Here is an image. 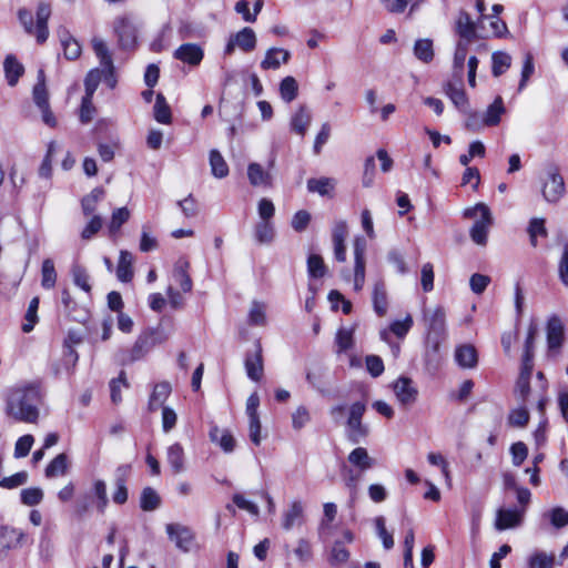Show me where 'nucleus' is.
Listing matches in <instances>:
<instances>
[{"mask_svg": "<svg viewBox=\"0 0 568 568\" xmlns=\"http://www.w3.org/2000/svg\"><path fill=\"white\" fill-rule=\"evenodd\" d=\"M415 57L425 62L429 63L434 58L433 42L429 39H419L414 44Z\"/></svg>", "mask_w": 568, "mask_h": 568, "instance_id": "obj_48", "label": "nucleus"}, {"mask_svg": "<svg viewBox=\"0 0 568 568\" xmlns=\"http://www.w3.org/2000/svg\"><path fill=\"white\" fill-rule=\"evenodd\" d=\"M324 518L320 525V535L322 537H327L331 531V523L335 519L337 514V507L334 503H326L323 507Z\"/></svg>", "mask_w": 568, "mask_h": 568, "instance_id": "obj_51", "label": "nucleus"}, {"mask_svg": "<svg viewBox=\"0 0 568 568\" xmlns=\"http://www.w3.org/2000/svg\"><path fill=\"white\" fill-rule=\"evenodd\" d=\"M114 30L119 38V44L124 50L135 48L136 44V28L126 18H121L116 21Z\"/></svg>", "mask_w": 568, "mask_h": 568, "instance_id": "obj_14", "label": "nucleus"}, {"mask_svg": "<svg viewBox=\"0 0 568 568\" xmlns=\"http://www.w3.org/2000/svg\"><path fill=\"white\" fill-rule=\"evenodd\" d=\"M468 41L459 40L456 45L455 54H454V75L457 78L459 82L463 80L464 73V63L467 58L468 52Z\"/></svg>", "mask_w": 568, "mask_h": 568, "instance_id": "obj_31", "label": "nucleus"}, {"mask_svg": "<svg viewBox=\"0 0 568 568\" xmlns=\"http://www.w3.org/2000/svg\"><path fill=\"white\" fill-rule=\"evenodd\" d=\"M365 413V405L356 402L351 406L337 405L331 409L333 422L336 424L346 423L347 426H362V417Z\"/></svg>", "mask_w": 568, "mask_h": 568, "instance_id": "obj_7", "label": "nucleus"}, {"mask_svg": "<svg viewBox=\"0 0 568 568\" xmlns=\"http://www.w3.org/2000/svg\"><path fill=\"white\" fill-rule=\"evenodd\" d=\"M41 285L45 290L53 288L57 283V272L51 258H45L41 266Z\"/></svg>", "mask_w": 568, "mask_h": 568, "instance_id": "obj_46", "label": "nucleus"}, {"mask_svg": "<svg viewBox=\"0 0 568 568\" xmlns=\"http://www.w3.org/2000/svg\"><path fill=\"white\" fill-rule=\"evenodd\" d=\"M128 387L129 383L125 372L121 371L119 376L110 382V396L113 404H119L122 402V389H126Z\"/></svg>", "mask_w": 568, "mask_h": 568, "instance_id": "obj_47", "label": "nucleus"}, {"mask_svg": "<svg viewBox=\"0 0 568 568\" xmlns=\"http://www.w3.org/2000/svg\"><path fill=\"white\" fill-rule=\"evenodd\" d=\"M131 465H120L114 471V485L115 490L113 491L112 499L118 505H123L128 500V488L126 480L131 475Z\"/></svg>", "mask_w": 568, "mask_h": 568, "instance_id": "obj_13", "label": "nucleus"}, {"mask_svg": "<svg viewBox=\"0 0 568 568\" xmlns=\"http://www.w3.org/2000/svg\"><path fill=\"white\" fill-rule=\"evenodd\" d=\"M130 219V211L123 206L113 211L111 221L109 223V231L111 234L119 232L121 226Z\"/></svg>", "mask_w": 568, "mask_h": 568, "instance_id": "obj_61", "label": "nucleus"}, {"mask_svg": "<svg viewBox=\"0 0 568 568\" xmlns=\"http://www.w3.org/2000/svg\"><path fill=\"white\" fill-rule=\"evenodd\" d=\"M71 276L75 286L81 288L87 294L91 293L92 286L90 284V275L87 268L80 264L74 263L71 266Z\"/></svg>", "mask_w": 568, "mask_h": 568, "instance_id": "obj_33", "label": "nucleus"}, {"mask_svg": "<svg viewBox=\"0 0 568 568\" xmlns=\"http://www.w3.org/2000/svg\"><path fill=\"white\" fill-rule=\"evenodd\" d=\"M244 367L247 377L253 382H258L264 374L263 349L260 341L254 344V349L245 354Z\"/></svg>", "mask_w": 568, "mask_h": 568, "instance_id": "obj_11", "label": "nucleus"}, {"mask_svg": "<svg viewBox=\"0 0 568 568\" xmlns=\"http://www.w3.org/2000/svg\"><path fill=\"white\" fill-rule=\"evenodd\" d=\"M280 94L284 102L291 103L297 98L298 83L295 78L285 77L280 83Z\"/></svg>", "mask_w": 568, "mask_h": 568, "instance_id": "obj_41", "label": "nucleus"}, {"mask_svg": "<svg viewBox=\"0 0 568 568\" xmlns=\"http://www.w3.org/2000/svg\"><path fill=\"white\" fill-rule=\"evenodd\" d=\"M204 52L199 44L184 43L174 51V58L190 65H199Z\"/></svg>", "mask_w": 568, "mask_h": 568, "instance_id": "obj_16", "label": "nucleus"}, {"mask_svg": "<svg viewBox=\"0 0 568 568\" xmlns=\"http://www.w3.org/2000/svg\"><path fill=\"white\" fill-rule=\"evenodd\" d=\"M348 463L359 471H367L374 467L375 460L368 455L363 447L353 449L347 458Z\"/></svg>", "mask_w": 568, "mask_h": 568, "instance_id": "obj_26", "label": "nucleus"}, {"mask_svg": "<svg viewBox=\"0 0 568 568\" xmlns=\"http://www.w3.org/2000/svg\"><path fill=\"white\" fill-rule=\"evenodd\" d=\"M373 305L378 316H384L387 312V293L384 283H376L373 291Z\"/></svg>", "mask_w": 568, "mask_h": 568, "instance_id": "obj_36", "label": "nucleus"}, {"mask_svg": "<svg viewBox=\"0 0 568 568\" xmlns=\"http://www.w3.org/2000/svg\"><path fill=\"white\" fill-rule=\"evenodd\" d=\"M210 165L212 174L217 179H223L229 174V166L217 150H211Z\"/></svg>", "mask_w": 568, "mask_h": 568, "instance_id": "obj_44", "label": "nucleus"}, {"mask_svg": "<svg viewBox=\"0 0 568 568\" xmlns=\"http://www.w3.org/2000/svg\"><path fill=\"white\" fill-rule=\"evenodd\" d=\"M524 509H499L497 511V518L495 523V527L497 530H506L509 528H514L521 523Z\"/></svg>", "mask_w": 568, "mask_h": 568, "instance_id": "obj_19", "label": "nucleus"}, {"mask_svg": "<svg viewBox=\"0 0 568 568\" xmlns=\"http://www.w3.org/2000/svg\"><path fill=\"white\" fill-rule=\"evenodd\" d=\"M307 272L311 277L321 278L325 275L326 266L321 255L311 254L307 258Z\"/></svg>", "mask_w": 568, "mask_h": 568, "instance_id": "obj_59", "label": "nucleus"}, {"mask_svg": "<svg viewBox=\"0 0 568 568\" xmlns=\"http://www.w3.org/2000/svg\"><path fill=\"white\" fill-rule=\"evenodd\" d=\"M164 337L156 329L143 331L130 349H121L116 354L121 365H129L142 359L154 346L164 342Z\"/></svg>", "mask_w": 568, "mask_h": 568, "instance_id": "obj_3", "label": "nucleus"}, {"mask_svg": "<svg viewBox=\"0 0 568 568\" xmlns=\"http://www.w3.org/2000/svg\"><path fill=\"white\" fill-rule=\"evenodd\" d=\"M247 178L253 186L270 185L271 182V175L258 163L248 165Z\"/></svg>", "mask_w": 568, "mask_h": 568, "instance_id": "obj_39", "label": "nucleus"}, {"mask_svg": "<svg viewBox=\"0 0 568 568\" xmlns=\"http://www.w3.org/2000/svg\"><path fill=\"white\" fill-rule=\"evenodd\" d=\"M412 379L399 377L394 384V392L402 404H410L416 399L417 390L412 385Z\"/></svg>", "mask_w": 568, "mask_h": 568, "instance_id": "obj_24", "label": "nucleus"}, {"mask_svg": "<svg viewBox=\"0 0 568 568\" xmlns=\"http://www.w3.org/2000/svg\"><path fill=\"white\" fill-rule=\"evenodd\" d=\"M478 214L480 219L471 226L470 239L478 245H486L488 230L493 225V215L489 207L485 203H477L464 211V217L467 219H474Z\"/></svg>", "mask_w": 568, "mask_h": 568, "instance_id": "obj_4", "label": "nucleus"}, {"mask_svg": "<svg viewBox=\"0 0 568 568\" xmlns=\"http://www.w3.org/2000/svg\"><path fill=\"white\" fill-rule=\"evenodd\" d=\"M154 119L162 124H169L172 121L171 108L162 93L156 94Z\"/></svg>", "mask_w": 568, "mask_h": 568, "instance_id": "obj_40", "label": "nucleus"}, {"mask_svg": "<svg viewBox=\"0 0 568 568\" xmlns=\"http://www.w3.org/2000/svg\"><path fill=\"white\" fill-rule=\"evenodd\" d=\"M256 34L253 29L245 27L239 32L232 34L224 48V54H233L235 48H239L243 52H251L256 48Z\"/></svg>", "mask_w": 568, "mask_h": 568, "instance_id": "obj_8", "label": "nucleus"}, {"mask_svg": "<svg viewBox=\"0 0 568 568\" xmlns=\"http://www.w3.org/2000/svg\"><path fill=\"white\" fill-rule=\"evenodd\" d=\"M248 323L254 326H264L266 324L265 305L263 303H252L248 312Z\"/></svg>", "mask_w": 568, "mask_h": 568, "instance_id": "obj_60", "label": "nucleus"}, {"mask_svg": "<svg viewBox=\"0 0 568 568\" xmlns=\"http://www.w3.org/2000/svg\"><path fill=\"white\" fill-rule=\"evenodd\" d=\"M505 112L503 99L500 97L488 106L485 114L481 116L486 126H495L500 122L501 114Z\"/></svg>", "mask_w": 568, "mask_h": 568, "instance_id": "obj_34", "label": "nucleus"}, {"mask_svg": "<svg viewBox=\"0 0 568 568\" xmlns=\"http://www.w3.org/2000/svg\"><path fill=\"white\" fill-rule=\"evenodd\" d=\"M168 462L174 473H181L184 468L183 449L179 444H174L168 449Z\"/></svg>", "mask_w": 568, "mask_h": 568, "instance_id": "obj_57", "label": "nucleus"}, {"mask_svg": "<svg viewBox=\"0 0 568 568\" xmlns=\"http://www.w3.org/2000/svg\"><path fill=\"white\" fill-rule=\"evenodd\" d=\"M133 256L128 251L120 252V258L116 267V277L120 282L128 283L133 277L132 271Z\"/></svg>", "mask_w": 568, "mask_h": 568, "instance_id": "obj_30", "label": "nucleus"}, {"mask_svg": "<svg viewBox=\"0 0 568 568\" xmlns=\"http://www.w3.org/2000/svg\"><path fill=\"white\" fill-rule=\"evenodd\" d=\"M92 491L94 497L97 498V508L101 514H103L109 504L105 481L102 479H97L93 483Z\"/></svg>", "mask_w": 568, "mask_h": 568, "instance_id": "obj_55", "label": "nucleus"}, {"mask_svg": "<svg viewBox=\"0 0 568 568\" xmlns=\"http://www.w3.org/2000/svg\"><path fill=\"white\" fill-rule=\"evenodd\" d=\"M171 393V386L166 382L159 383L154 386L149 399V409H162V426H174L176 423V414L173 409L163 406L165 399Z\"/></svg>", "mask_w": 568, "mask_h": 568, "instance_id": "obj_6", "label": "nucleus"}, {"mask_svg": "<svg viewBox=\"0 0 568 568\" xmlns=\"http://www.w3.org/2000/svg\"><path fill=\"white\" fill-rule=\"evenodd\" d=\"M526 366V364H521L520 374L516 383V392L519 393L523 399L528 395L530 389L529 379L531 376L534 364H530L528 367Z\"/></svg>", "mask_w": 568, "mask_h": 568, "instance_id": "obj_53", "label": "nucleus"}, {"mask_svg": "<svg viewBox=\"0 0 568 568\" xmlns=\"http://www.w3.org/2000/svg\"><path fill=\"white\" fill-rule=\"evenodd\" d=\"M3 71L7 83L10 87H14L19 82V79L23 75L24 67L21 62H19L16 55L8 54L3 61Z\"/></svg>", "mask_w": 568, "mask_h": 568, "instance_id": "obj_20", "label": "nucleus"}, {"mask_svg": "<svg viewBox=\"0 0 568 568\" xmlns=\"http://www.w3.org/2000/svg\"><path fill=\"white\" fill-rule=\"evenodd\" d=\"M210 438L225 453H232L235 448V439L227 428H212L210 432Z\"/></svg>", "mask_w": 568, "mask_h": 568, "instance_id": "obj_28", "label": "nucleus"}, {"mask_svg": "<svg viewBox=\"0 0 568 568\" xmlns=\"http://www.w3.org/2000/svg\"><path fill=\"white\" fill-rule=\"evenodd\" d=\"M547 175L548 179L542 186V196L548 203H557L565 193L564 179L556 166H551Z\"/></svg>", "mask_w": 568, "mask_h": 568, "instance_id": "obj_9", "label": "nucleus"}, {"mask_svg": "<svg viewBox=\"0 0 568 568\" xmlns=\"http://www.w3.org/2000/svg\"><path fill=\"white\" fill-rule=\"evenodd\" d=\"M165 530L169 539L175 544L176 548L184 552L190 550L194 535L187 526L181 524H168L165 526Z\"/></svg>", "mask_w": 568, "mask_h": 568, "instance_id": "obj_12", "label": "nucleus"}, {"mask_svg": "<svg viewBox=\"0 0 568 568\" xmlns=\"http://www.w3.org/2000/svg\"><path fill=\"white\" fill-rule=\"evenodd\" d=\"M375 528L376 534L381 538L383 546L385 549H392L394 546V538L390 532L387 531L385 525V518L383 516H378L375 518Z\"/></svg>", "mask_w": 568, "mask_h": 568, "instance_id": "obj_62", "label": "nucleus"}, {"mask_svg": "<svg viewBox=\"0 0 568 568\" xmlns=\"http://www.w3.org/2000/svg\"><path fill=\"white\" fill-rule=\"evenodd\" d=\"M558 275L560 282L568 286V242L564 244L562 253L558 263Z\"/></svg>", "mask_w": 568, "mask_h": 568, "instance_id": "obj_64", "label": "nucleus"}, {"mask_svg": "<svg viewBox=\"0 0 568 568\" xmlns=\"http://www.w3.org/2000/svg\"><path fill=\"white\" fill-rule=\"evenodd\" d=\"M355 326L341 327L335 335L336 353L341 354L349 351L354 346Z\"/></svg>", "mask_w": 568, "mask_h": 568, "instance_id": "obj_32", "label": "nucleus"}, {"mask_svg": "<svg viewBox=\"0 0 568 568\" xmlns=\"http://www.w3.org/2000/svg\"><path fill=\"white\" fill-rule=\"evenodd\" d=\"M24 534L16 528L1 526L0 527V556L4 555L8 550L14 549L23 542Z\"/></svg>", "mask_w": 568, "mask_h": 568, "instance_id": "obj_15", "label": "nucleus"}, {"mask_svg": "<svg viewBox=\"0 0 568 568\" xmlns=\"http://www.w3.org/2000/svg\"><path fill=\"white\" fill-rule=\"evenodd\" d=\"M92 49L99 58L100 67L92 69L85 77L84 87L88 95H93L99 83L103 80L110 88L114 89L116 85V78L111 53L105 42L100 38L92 39Z\"/></svg>", "mask_w": 568, "mask_h": 568, "instance_id": "obj_2", "label": "nucleus"}, {"mask_svg": "<svg viewBox=\"0 0 568 568\" xmlns=\"http://www.w3.org/2000/svg\"><path fill=\"white\" fill-rule=\"evenodd\" d=\"M161 505V497L152 487L143 488L140 497V507L144 511H153Z\"/></svg>", "mask_w": 568, "mask_h": 568, "instance_id": "obj_43", "label": "nucleus"}, {"mask_svg": "<svg viewBox=\"0 0 568 568\" xmlns=\"http://www.w3.org/2000/svg\"><path fill=\"white\" fill-rule=\"evenodd\" d=\"M445 93L459 110L464 111L466 109L468 100L465 91L460 87H456L449 82L445 85Z\"/></svg>", "mask_w": 568, "mask_h": 568, "instance_id": "obj_49", "label": "nucleus"}, {"mask_svg": "<svg viewBox=\"0 0 568 568\" xmlns=\"http://www.w3.org/2000/svg\"><path fill=\"white\" fill-rule=\"evenodd\" d=\"M59 38L65 59H78L82 51L80 43L67 30L59 31Z\"/></svg>", "mask_w": 568, "mask_h": 568, "instance_id": "obj_27", "label": "nucleus"}, {"mask_svg": "<svg viewBox=\"0 0 568 568\" xmlns=\"http://www.w3.org/2000/svg\"><path fill=\"white\" fill-rule=\"evenodd\" d=\"M455 359L463 368H474L478 362L477 351L470 344L460 345L455 351Z\"/></svg>", "mask_w": 568, "mask_h": 568, "instance_id": "obj_25", "label": "nucleus"}, {"mask_svg": "<svg viewBox=\"0 0 568 568\" xmlns=\"http://www.w3.org/2000/svg\"><path fill=\"white\" fill-rule=\"evenodd\" d=\"M312 122V112L310 109L302 104L297 108V110L293 113L290 126L291 130L298 134L300 136H305L307 129Z\"/></svg>", "mask_w": 568, "mask_h": 568, "instance_id": "obj_17", "label": "nucleus"}, {"mask_svg": "<svg viewBox=\"0 0 568 568\" xmlns=\"http://www.w3.org/2000/svg\"><path fill=\"white\" fill-rule=\"evenodd\" d=\"M291 53L285 49L271 48L266 51L264 60L261 62L263 70L278 69L282 63H287Z\"/></svg>", "mask_w": 568, "mask_h": 568, "instance_id": "obj_23", "label": "nucleus"}, {"mask_svg": "<svg viewBox=\"0 0 568 568\" xmlns=\"http://www.w3.org/2000/svg\"><path fill=\"white\" fill-rule=\"evenodd\" d=\"M40 398V387L36 383L13 387L7 395L6 414L16 422L36 424Z\"/></svg>", "mask_w": 568, "mask_h": 568, "instance_id": "obj_1", "label": "nucleus"}, {"mask_svg": "<svg viewBox=\"0 0 568 568\" xmlns=\"http://www.w3.org/2000/svg\"><path fill=\"white\" fill-rule=\"evenodd\" d=\"M275 231L271 221H260L255 225V239L261 244L271 243L274 239Z\"/></svg>", "mask_w": 568, "mask_h": 568, "instance_id": "obj_50", "label": "nucleus"}, {"mask_svg": "<svg viewBox=\"0 0 568 568\" xmlns=\"http://www.w3.org/2000/svg\"><path fill=\"white\" fill-rule=\"evenodd\" d=\"M446 315L443 307H436L434 311L424 313V321L427 326L426 343L437 352L440 343L446 336L445 326Z\"/></svg>", "mask_w": 568, "mask_h": 568, "instance_id": "obj_5", "label": "nucleus"}, {"mask_svg": "<svg viewBox=\"0 0 568 568\" xmlns=\"http://www.w3.org/2000/svg\"><path fill=\"white\" fill-rule=\"evenodd\" d=\"M68 468V458L65 454H59L45 468L47 477H57L64 475Z\"/></svg>", "mask_w": 568, "mask_h": 568, "instance_id": "obj_54", "label": "nucleus"}, {"mask_svg": "<svg viewBox=\"0 0 568 568\" xmlns=\"http://www.w3.org/2000/svg\"><path fill=\"white\" fill-rule=\"evenodd\" d=\"M21 503L27 506L39 505L43 499V491L39 487L22 489L20 493Z\"/></svg>", "mask_w": 568, "mask_h": 568, "instance_id": "obj_63", "label": "nucleus"}, {"mask_svg": "<svg viewBox=\"0 0 568 568\" xmlns=\"http://www.w3.org/2000/svg\"><path fill=\"white\" fill-rule=\"evenodd\" d=\"M564 341V325L558 317H551L547 324V342L550 351L560 348Z\"/></svg>", "mask_w": 568, "mask_h": 568, "instance_id": "obj_22", "label": "nucleus"}, {"mask_svg": "<svg viewBox=\"0 0 568 568\" xmlns=\"http://www.w3.org/2000/svg\"><path fill=\"white\" fill-rule=\"evenodd\" d=\"M51 14V8L48 3L40 2L37 8L36 38L38 43L42 44L49 37L48 20Z\"/></svg>", "mask_w": 568, "mask_h": 568, "instance_id": "obj_18", "label": "nucleus"}, {"mask_svg": "<svg viewBox=\"0 0 568 568\" xmlns=\"http://www.w3.org/2000/svg\"><path fill=\"white\" fill-rule=\"evenodd\" d=\"M528 234H529L530 244L534 247H536L538 244L537 237L538 236L546 237L548 234L547 230L545 227V220L539 219V217L531 219L529 222V225H528Z\"/></svg>", "mask_w": 568, "mask_h": 568, "instance_id": "obj_56", "label": "nucleus"}, {"mask_svg": "<svg viewBox=\"0 0 568 568\" xmlns=\"http://www.w3.org/2000/svg\"><path fill=\"white\" fill-rule=\"evenodd\" d=\"M363 474L364 471H359L358 469L355 470L347 466H343L342 468V477L346 487L351 490L352 499L356 497L358 484Z\"/></svg>", "mask_w": 568, "mask_h": 568, "instance_id": "obj_42", "label": "nucleus"}, {"mask_svg": "<svg viewBox=\"0 0 568 568\" xmlns=\"http://www.w3.org/2000/svg\"><path fill=\"white\" fill-rule=\"evenodd\" d=\"M104 194L105 192L103 187H94L88 195L82 199L81 206L85 216H89L95 212L98 203L103 200Z\"/></svg>", "mask_w": 568, "mask_h": 568, "instance_id": "obj_35", "label": "nucleus"}, {"mask_svg": "<svg viewBox=\"0 0 568 568\" xmlns=\"http://www.w3.org/2000/svg\"><path fill=\"white\" fill-rule=\"evenodd\" d=\"M536 335H537V327L531 324L528 328L527 337L525 341V349H524L523 362H521V364L527 365L526 367H528L530 364H534L532 358H534V344H535Z\"/></svg>", "mask_w": 568, "mask_h": 568, "instance_id": "obj_58", "label": "nucleus"}, {"mask_svg": "<svg viewBox=\"0 0 568 568\" xmlns=\"http://www.w3.org/2000/svg\"><path fill=\"white\" fill-rule=\"evenodd\" d=\"M491 61H493V68H491L493 74H494V77H499L509 69L510 63H511V58L508 53L499 51V52L493 53Z\"/></svg>", "mask_w": 568, "mask_h": 568, "instance_id": "obj_52", "label": "nucleus"}, {"mask_svg": "<svg viewBox=\"0 0 568 568\" xmlns=\"http://www.w3.org/2000/svg\"><path fill=\"white\" fill-rule=\"evenodd\" d=\"M456 32L460 37V40L473 41L477 38L476 24L470 19V16L466 11H460L456 20Z\"/></svg>", "mask_w": 568, "mask_h": 568, "instance_id": "obj_21", "label": "nucleus"}, {"mask_svg": "<svg viewBox=\"0 0 568 568\" xmlns=\"http://www.w3.org/2000/svg\"><path fill=\"white\" fill-rule=\"evenodd\" d=\"M334 186L335 181L331 178L310 179L307 181V190L322 196L328 195Z\"/></svg>", "mask_w": 568, "mask_h": 568, "instance_id": "obj_45", "label": "nucleus"}, {"mask_svg": "<svg viewBox=\"0 0 568 568\" xmlns=\"http://www.w3.org/2000/svg\"><path fill=\"white\" fill-rule=\"evenodd\" d=\"M303 518V505L301 501H293L290 508L283 514L282 527L291 530L294 526L301 525Z\"/></svg>", "mask_w": 568, "mask_h": 568, "instance_id": "obj_29", "label": "nucleus"}, {"mask_svg": "<svg viewBox=\"0 0 568 568\" xmlns=\"http://www.w3.org/2000/svg\"><path fill=\"white\" fill-rule=\"evenodd\" d=\"M527 564L528 568H554L556 565V557L554 554L535 551L528 557Z\"/></svg>", "mask_w": 568, "mask_h": 568, "instance_id": "obj_38", "label": "nucleus"}, {"mask_svg": "<svg viewBox=\"0 0 568 568\" xmlns=\"http://www.w3.org/2000/svg\"><path fill=\"white\" fill-rule=\"evenodd\" d=\"M367 243L363 236H356L353 242L354 248V290L361 291L365 282V252Z\"/></svg>", "mask_w": 568, "mask_h": 568, "instance_id": "obj_10", "label": "nucleus"}, {"mask_svg": "<svg viewBox=\"0 0 568 568\" xmlns=\"http://www.w3.org/2000/svg\"><path fill=\"white\" fill-rule=\"evenodd\" d=\"M33 101L38 108H45L49 104L48 91L45 88V75L43 70L38 72V82L33 88Z\"/></svg>", "mask_w": 568, "mask_h": 568, "instance_id": "obj_37", "label": "nucleus"}]
</instances>
